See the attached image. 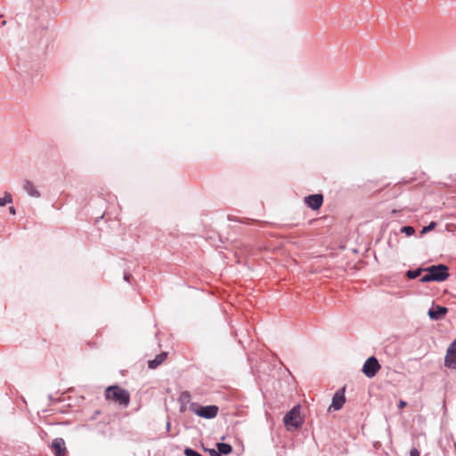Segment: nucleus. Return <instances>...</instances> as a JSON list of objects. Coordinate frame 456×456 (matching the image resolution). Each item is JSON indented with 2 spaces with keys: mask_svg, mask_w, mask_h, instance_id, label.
Here are the masks:
<instances>
[{
  "mask_svg": "<svg viewBox=\"0 0 456 456\" xmlns=\"http://www.w3.org/2000/svg\"><path fill=\"white\" fill-rule=\"evenodd\" d=\"M104 395L106 400L117 403L123 407L128 406L130 403L129 392L119 386L108 387Z\"/></svg>",
  "mask_w": 456,
  "mask_h": 456,
  "instance_id": "obj_1",
  "label": "nucleus"
},
{
  "mask_svg": "<svg viewBox=\"0 0 456 456\" xmlns=\"http://www.w3.org/2000/svg\"><path fill=\"white\" fill-rule=\"evenodd\" d=\"M423 271L427 274L420 278L421 282L444 281L449 277V268L444 265H431Z\"/></svg>",
  "mask_w": 456,
  "mask_h": 456,
  "instance_id": "obj_2",
  "label": "nucleus"
},
{
  "mask_svg": "<svg viewBox=\"0 0 456 456\" xmlns=\"http://www.w3.org/2000/svg\"><path fill=\"white\" fill-rule=\"evenodd\" d=\"M284 424L288 429L290 428H299L303 424V418L300 415V407L294 406L283 419Z\"/></svg>",
  "mask_w": 456,
  "mask_h": 456,
  "instance_id": "obj_3",
  "label": "nucleus"
},
{
  "mask_svg": "<svg viewBox=\"0 0 456 456\" xmlns=\"http://www.w3.org/2000/svg\"><path fill=\"white\" fill-rule=\"evenodd\" d=\"M190 410L197 416L204 419H213L216 417L219 411V408L216 405L201 406L196 403H191Z\"/></svg>",
  "mask_w": 456,
  "mask_h": 456,
  "instance_id": "obj_4",
  "label": "nucleus"
},
{
  "mask_svg": "<svg viewBox=\"0 0 456 456\" xmlns=\"http://www.w3.org/2000/svg\"><path fill=\"white\" fill-rule=\"evenodd\" d=\"M381 366L375 356L369 357L363 363L362 371L367 378H373L380 370Z\"/></svg>",
  "mask_w": 456,
  "mask_h": 456,
  "instance_id": "obj_5",
  "label": "nucleus"
},
{
  "mask_svg": "<svg viewBox=\"0 0 456 456\" xmlns=\"http://www.w3.org/2000/svg\"><path fill=\"white\" fill-rule=\"evenodd\" d=\"M444 365L450 369H456V339L447 349Z\"/></svg>",
  "mask_w": 456,
  "mask_h": 456,
  "instance_id": "obj_6",
  "label": "nucleus"
},
{
  "mask_svg": "<svg viewBox=\"0 0 456 456\" xmlns=\"http://www.w3.org/2000/svg\"><path fill=\"white\" fill-rule=\"evenodd\" d=\"M345 402H346L345 388H342V389L338 390L335 393V395L332 398L331 405L329 408V411H330L331 409H334L335 411L340 410L343 407Z\"/></svg>",
  "mask_w": 456,
  "mask_h": 456,
  "instance_id": "obj_7",
  "label": "nucleus"
},
{
  "mask_svg": "<svg viewBox=\"0 0 456 456\" xmlns=\"http://www.w3.org/2000/svg\"><path fill=\"white\" fill-rule=\"evenodd\" d=\"M305 202L310 208L316 210L322 207L323 203V197L322 194H312L305 197Z\"/></svg>",
  "mask_w": 456,
  "mask_h": 456,
  "instance_id": "obj_8",
  "label": "nucleus"
},
{
  "mask_svg": "<svg viewBox=\"0 0 456 456\" xmlns=\"http://www.w3.org/2000/svg\"><path fill=\"white\" fill-rule=\"evenodd\" d=\"M52 449L55 456H65L66 446L62 438H55L52 443Z\"/></svg>",
  "mask_w": 456,
  "mask_h": 456,
  "instance_id": "obj_9",
  "label": "nucleus"
},
{
  "mask_svg": "<svg viewBox=\"0 0 456 456\" xmlns=\"http://www.w3.org/2000/svg\"><path fill=\"white\" fill-rule=\"evenodd\" d=\"M447 313V308L444 306H436L428 311V315L433 320L442 319Z\"/></svg>",
  "mask_w": 456,
  "mask_h": 456,
  "instance_id": "obj_10",
  "label": "nucleus"
},
{
  "mask_svg": "<svg viewBox=\"0 0 456 456\" xmlns=\"http://www.w3.org/2000/svg\"><path fill=\"white\" fill-rule=\"evenodd\" d=\"M167 357V353L165 352L156 355V357L153 360L148 361V367L150 369H156L158 366H159L166 361Z\"/></svg>",
  "mask_w": 456,
  "mask_h": 456,
  "instance_id": "obj_11",
  "label": "nucleus"
},
{
  "mask_svg": "<svg viewBox=\"0 0 456 456\" xmlns=\"http://www.w3.org/2000/svg\"><path fill=\"white\" fill-rule=\"evenodd\" d=\"M23 188L31 197L38 198L40 196L39 191L36 189L32 182L28 180L24 182Z\"/></svg>",
  "mask_w": 456,
  "mask_h": 456,
  "instance_id": "obj_12",
  "label": "nucleus"
},
{
  "mask_svg": "<svg viewBox=\"0 0 456 456\" xmlns=\"http://www.w3.org/2000/svg\"><path fill=\"white\" fill-rule=\"evenodd\" d=\"M216 447H217V450H218L220 455L221 454H225V455L229 454L232 451V446L228 444H224V443H218L216 444Z\"/></svg>",
  "mask_w": 456,
  "mask_h": 456,
  "instance_id": "obj_13",
  "label": "nucleus"
},
{
  "mask_svg": "<svg viewBox=\"0 0 456 456\" xmlns=\"http://www.w3.org/2000/svg\"><path fill=\"white\" fill-rule=\"evenodd\" d=\"M12 201V197L9 192H4L3 198H0V207H4Z\"/></svg>",
  "mask_w": 456,
  "mask_h": 456,
  "instance_id": "obj_14",
  "label": "nucleus"
},
{
  "mask_svg": "<svg viewBox=\"0 0 456 456\" xmlns=\"http://www.w3.org/2000/svg\"><path fill=\"white\" fill-rule=\"evenodd\" d=\"M421 269H417V270H413V271H408L407 272V277L410 278V279H415L417 278L420 273H421Z\"/></svg>",
  "mask_w": 456,
  "mask_h": 456,
  "instance_id": "obj_15",
  "label": "nucleus"
},
{
  "mask_svg": "<svg viewBox=\"0 0 456 456\" xmlns=\"http://www.w3.org/2000/svg\"><path fill=\"white\" fill-rule=\"evenodd\" d=\"M402 232H404L407 236H411L414 234L415 230L412 226H403L402 227Z\"/></svg>",
  "mask_w": 456,
  "mask_h": 456,
  "instance_id": "obj_16",
  "label": "nucleus"
},
{
  "mask_svg": "<svg viewBox=\"0 0 456 456\" xmlns=\"http://www.w3.org/2000/svg\"><path fill=\"white\" fill-rule=\"evenodd\" d=\"M436 226V222H431L428 226L423 227L421 233H426L429 231H432Z\"/></svg>",
  "mask_w": 456,
  "mask_h": 456,
  "instance_id": "obj_17",
  "label": "nucleus"
},
{
  "mask_svg": "<svg viewBox=\"0 0 456 456\" xmlns=\"http://www.w3.org/2000/svg\"><path fill=\"white\" fill-rule=\"evenodd\" d=\"M410 456H419V452L418 449L416 448H412L411 451H410Z\"/></svg>",
  "mask_w": 456,
  "mask_h": 456,
  "instance_id": "obj_18",
  "label": "nucleus"
},
{
  "mask_svg": "<svg viewBox=\"0 0 456 456\" xmlns=\"http://www.w3.org/2000/svg\"><path fill=\"white\" fill-rule=\"evenodd\" d=\"M208 452H209V454H210L211 456H221V455H220V453H219V452H218V451L216 452V450H214V449H210Z\"/></svg>",
  "mask_w": 456,
  "mask_h": 456,
  "instance_id": "obj_19",
  "label": "nucleus"
},
{
  "mask_svg": "<svg viewBox=\"0 0 456 456\" xmlns=\"http://www.w3.org/2000/svg\"><path fill=\"white\" fill-rule=\"evenodd\" d=\"M406 404H407V403H406V402H404V401L401 400V401L399 402V408H400V409H403V407H405V406H406Z\"/></svg>",
  "mask_w": 456,
  "mask_h": 456,
  "instance_id": "obj_20",
  "label": "nucleus"
},
{
  "mask_svg": "<svg viewBox=\"0 0 456 456\" xmlns=\"http://www.w3.org/2000/svg\"><path fill=\"white\" fill-rule=\"evenodd\" d=\"M9 212H10V214H12V215H15V214H16V211H15L14 207H10V208H9Z\"/></svg>",
  "mask_w": 456,
  "mask_h": 456,
  "instance_id": "obj_21",
  "label": "nucleus"
},
{
  "mask_svg": "<svg viewBox=\"0 0 456 456\" xmlns=\"http://www.w3.org/2000/svg\"><path fill=\"white\" fill-rule=\"evenodd\" d=\"M169 428H170V423H169V422H167V429H169Z\"/></svg>",
  "mask_w": 456,
  "mask_h": 456,
  "instance_id": "obj_22",
  "label": "nucleus"
}]
</instances>
